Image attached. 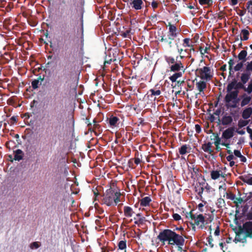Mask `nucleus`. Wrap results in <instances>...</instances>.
<instances>
[{"label": "nucleus", "instance_id": "774afa93", "mask_svg": "<svg viewBox=\"0 0 252 252\" xmlns=\"http://www.w3.org/2000/svg\"><path fill=\"white\" fill-rule=\"evenodd\" d=\"M234 158L233 154L229 155L226 157V159L228 161L232 160Z\"/></svg>", "mask_w": 252, "mask_h": 252}, {"label": "nucleus", "instance_id": "49530a36", "mask_svg": "<svg viewBox=\"0 0 252 252\" xmlns=\"http://www.w3.org/2000/svg\"><path fill=\"white\" fill-rule=\"evenodd\" d=\"M243 201H244L242 198L236 197L235 200L234 201V203L235 204L236 207H238L239 206L238 204H241Z\"/></svg>", "mask_w": 252, "mask_h": 252}, {"label": "nucleus", "instance_id": "f257e3e1", "mask_svg": "<svg viewBox=\"0 0 252 252\" xmlns=\"http://www.w3.org/2000/svg\"><path fill=\"white\" fill-rule=\"evenodd\" d=\"M94 200H99V197L101 199L102 204H106L108 206H112L114 204H117L120 201V196L121 193L117 189L110 188L107 189L102 195H101L98 192L94 191Z\"/></svg>", "mask_w": 252, "mask_h": 252}, {"label": "nucleus", "instance_id": "c85d7f7f", "mask_svg": "<svg viewBox=\"0 0 252 252\" xmlns=\"http://www.w3.org/2000/svg\"><path fill=\"white\" fill-rule=\"evenodd\" d=\"M236 83V79H234L232 81L229 83L226 88L227 92H232L233 89L235 90V85Z\"/></svg>", "mask_w": 252, "mask_h": 252}, {"label": "nucleus", "instance_id": "37998d69", "mask_svg": "<svg viewBox=\"0 0 252 252\" xmlns=\"http://www.w3.org/2000/svg\"><path fill=\"white\" fill-rule=\"evenodd\" d=\"M194 81H189L187 82V87L186 88V91H189V90H192L194 87Z\"/></svg>", "mask_w": 252, "mask_h": 252}, {"label": "nucleus", "instance_id": "3c124183", "mask_svg": "<svg viewBox=\"0 0 252 252\" xmlns=\"http://www.w3.org/2000/svg\"><path fill=\"white\" fill-rule=\"evenodd\" d=\"M17 121V118L16 117L13 116L8 121H7V123L10 126L14 125Z\"/></svg>", "mask_w": 252, "mask_h": 252}, {"label": "nucleus", "instance_id": "e433bc0d", "mask_svg": "<svg viewBox=\"0 0 252 252\" xmlns=\"http://www.w3.org/2000/svg\"><path fill=\"white\" fill-rule=\"evenodd\" d=\"M238 89H243L245 92H247V88L244 86V84H243L242 82H238L236 80V83L235 85V90H238Z\"/></svg>", "mask_w": 252, "mask_h": 252}, {"label": "nucleus", "instance_id": "4468645a", "mask_svg": "<svg viewBox=\"0 0 252 252\" xmlns=\"http://www.w3.org/2000/svg\"><path fill=\"white\" fill-rule=\"evenodd\" d=\"M171 245H176L178 250L181 251L183 250V246L185 245V240L182 235H179Z\"/></svg>", "mask_w": 252, "mask_h": 252}, {"label": "nucleus", "instance_id": "9b49d317", "mask_svg": "<svg viewBox=\"0 0 252 252\" xmlns=\"http://www.w3.org/2000/svg\"><path fill=\"white\" fill-rule=\"evenodd\" d=\"M109 124L111 126H116V125H122V118L117 117L114 115H110L108 118Z\"/></svg>", "mask_w": 252, "mask_h": 252}, {"label": "nucleus", "instance_id": "aec40b11", "mask_svg": "<svg viewBox=\"0 0 252 252\" xmlns=\"http://www.w3.org/2000/svg\"><path fill=\"white\" fill-rule=\"evenodd\" d=\"M124 215L127 218L131 217L134 213L133 209L129 206H125L124 207Z\"/></svg>", "mask_w": 252, "mask_h": 252}, {"label": "nucleus", "instance_id": "473e14b6", "mask_svg": "<svg viewBox=\"0 0 252 252\" xmlns=\"http://www.w3.org/2000/svg\"><path fill=\"white\" fill-rule=\"evenodd\" d=\"M240 180L243 182L248 184L250 185H252V177L248 178L247 176L240 177Z\"/></svg>", "mask_w": 252, "mask_h": 252}, {"label": "nucleus", "instance_id": "4be33fe9", "mask_svg": "<svg viewBox=\"0 0 252 252\" xmlns=\"http://www.w3.org/2000/svg\"><path fill=\"white\" fill-rule=\"evenodd\" d=\"M63 76L65 79H66L65 83L67 84L68 83V79L71 78V72L69 71V68L66 66H65L63 69Z\"/></svg>", "mask_w": 252, "mask_h": 252}, {"label": "nucleus", "instance_id": "2f4dec72", "mask_svg": "<svg viewBox=\"0 0 252 252\" xmlns=\"http://www.w3.org/2000/svg\"><path fill=\"white\" fill-rule=\"evenodd\" d=\"M198 2L200 5H206L207 7L211 6L214 2L213 0H198Z\"/></svg>", "mask_w": 252, "mask_h": 252}, {"label": "nucleus", "instance_id": "6e6552de", "mask_svg": "<svg viewBox=\"0 0 252 252\" xmlns=\"http://www.w3.org/2000/svg\"><path fill=\"white\" fill-rule=\"evenodd\" d=\"M144 0H127L125 1L129 3L131 8L135 10H139L144 7Z\"/></svg>", "mask_w": 252, "mask_h": 252}, {"label": "nucleus", "instance_id": "ddd939ff", "mask_svg": "<svg viewBox=\"0 0 252 252\" xmlns=\"http://www.w3.org/2000/svg\"><path fill=\"white\" fill-rule=\"evenodd\" d=\"M126 132L124 130V129H123V134H125L126 133V136H127V133L129 134V137L128 138V140H130L131 138L130 137V132L128 131H131V135L134 136H136L138 135L139 133V128L138 127H126Z\"/></svg>", "mask_w": 252, "mask_h": 252}, {"label": "nucleus", "instance_id": "0e129e2a", "mask_svg": "<svg viewBox=\"0 0 252 252\" xmlns=\"http://www.w3.org/2000/svg\"><path fill=\"white\" fill-rule=\"evenodd\" d=\"M176 45L178 53L179 54V55H182L183 52L184 51V49L182 48H179V45L177 44H176Z\"/></svg>", "mask_w": 252, "mask_h": 252}, {"label": "nucleus", "instance_id": "a19ab883", "mask_svg": "<svg viewBox=\"0 0 252 252\" xmlns=\"http://www.w3.org/2000/svg\"><path fill=\"white\" fill-rule=\"evenodd\" d=\"M245 62H243L242 61H241V62L238 63L234 67H233V69H234V70L235 71H239L243 67V65H244V63Z\"/></svg>", "mask_w": 252, "mask_h": 252}, {"label": "nucleus", "instance_id": "4d7b16f0", "mask_svg": "<svg viewBox=\"0 0 252 252\" xmlns=\"http://www.w3.org/2000/svg\"><path fill=\"white\" fill-rule=\"evenodd\" d=\"M158 3L157 1L153 0L151 3V5L153 8L155 10L158 7Z\"/></svg>", "mask_w": 252, "mask_h": 252}, {"label": "nucleus", "instance_id": "f3484780", "mask_svg": "<svg viewBox=\"0 0 252 252\" xmlns=\"http://www.w3.org/2000/svg\"><path fill=\"white\" fill-rule=\"evenodd\" d=\"M196 86L197 90L199 91V93L196 94L195 95L196 98H197L198 95L201 92L204 94L203 90L206 88V83L203 81H200L196 83Z\"/></svg>", "mask_w": 252, "mask_h": 252}, {"label": "nucleus", "instance_id": "20e7f679", "mask_svg": "<svg viewBox=\"0 0 252 252\" xmlns=\"http://www.w3.org/2000/svg\"><path fill=\"white\" fill-rule=\"evenodd\" d=\"M238 94V90L227 92L224 98V101L227 104V107L233 108L237 107V103L239 100V99L237 98Z\"/></svg>", "mask_w": 252, "mask_h": 252}, {"label": "nucleus", "instance_id": "ea45409f", "mask_svg": "<svg viewBox=\"0 0 252 252\" xmlns=\"http://www.w3.org/2000/svg\"><path fill=\"white\" fill-rule=\"evenodd\" d=\"M165 60L169 65H172L176 62V59H175L174 58L171 56L165 57Z\"/></svg>", "mask_w": 252, "mask_h": 252}, {"label": "nucleus", "instance_id": "f03ea898", "mask_svg": "<svg viewBox=\"0 0 252 252\" xmlns=\"http://www.w3.org/2000/svg\"><path fill=\"white\" fill-rule=\"evenodd\" d=\"M67 119V110L63 104L57 105L54 109L52 120L55 125H62Z\"/></svg>", "mask_w": 252, "mask_h": 252}, {"label": "nucleus", "instance_id": "4c0bfd02", "mask_svg": "<svg viewBox=\"0 0 252 252\" xmlns=\"http://www.w3.org/2000/svg\"><path fill=\"white\" fill-rule=\"evenodd\" d=\"M216 204L218 208H221L225 205V201L223 198H219L218 199Z\"/></svg>", "mask_w": 252, "mask_h": 252}, {"label": "nucleus", "instance_id": "e2e57ef3", "mask_svg": "<svg viewBox=\"0 0 252 252\" xmlns=\"http://www.w3.org/2000/svg\"><path fill=\"white\" fill-rule=\"evenodd\" d=\"M238 3V0H229V4L232 6L236 5Z\"/></svg>", "mask_w": 252, "mask_h": 252}, {"label": "nucleus", "instance_id": "8fccbe9b", "mask_svg": "<svg viewBox=\"0 0 252 252\" xmlns=\"http://www.w3.org/2000/svg\"><path fill=\"white\" fill-rule=\"evenodd\" d=\"M38 80H34L32 82V86L33 89H36L38 88Z\"/></svg>", "mask_w": 252, "mask_h": 252}, {"label": "nucleus", "instance_id": "c756f323", "mask_svg": "<svg viewBox=\"0 0 252 252\" xmlns=\"http://www.w3.org/2000/svg\"><path fill=\"white\" fill-rule=\"evenodd\" d=\"M243 97L244 98L241 102V106L242 107L248 104L251 100V97L249 96L246 95L245 94L243 95Z\"/></svg>", "mask_w": 252, "mask_h": 252}, {"label": "nucleus", "instance_id": "f8f14e48", "mask_svg": "<svg viewBox=\"0 0 252 252\" xmlns=\"http://www.w3.org/2000/svg\"><path fill=\"white\" fill-rule=\"evenodd\" d=\"M235 130V127H229L222 132L221 138L227 140L234 136Z\"/></svg>", "mask_w": 252, "mask_h": 252}, {"label": "nucleus", "instance_id": "bb28decb", "mask_svg": "<svg viewBox=\"0 0 252 252\" xmlns=\"http://www.w3.org/2000/svg\"><path fill=\"white\" fill-rule=\"evenodd\" d=\"M183 72H176L172 75L169 77V80L172 82H176L177 79L182 76Z\"/></svg>", "mask_w": 252, "mask_h": 252}, {"label": "nucleus", "instance_id": "f704fd0d", "mask_svg": "<svg viewBox=\"0 0 252 252\" xmlns=\"http://www.w3.org/2000/svg\"><path fill=\"white\" fill-rule=\"evenodd\" d=\"M232 121V118L231 116H224L223 117L222 120V123L223 125H228L229 124L231 123Z\"/></svg>", "mask_w": 252, "mask_h": 252}, {"label": "nucleus", "instance_id": "cd10ccee", "mask_svg": "<svg viewBox=\"0 0 252 252\" xmlns=\"http://www.w3.org/2000/svg\"><path fill=\"white\" fill-rule=\"evenodd\" d=\"M247 56V52L245 50H242L238 55V58L239 61L246 62L247 60L246 57Z\"/></svg>", "mask_w": 252, "mask_h": 252}, {"label": "nucleus", "instance_id": "72a5a7b5", "mask_svg": "<svg viewBox=\"0 0 252 252\" xmlns=\"http://www.w3.org/2000/svg\"><path fill=\"white\" fill-rule=\"evenodd\" d=\"M228 63V65H229V76H230L235 71L233 68V66L234 64V60L232 59H230Z\"/></svg>", "mask_w": 252, "mask_h": 252}, {"label": "nucleus", "instance_id": "7c9ffc66", "mask_svg": "<svg viewBox=\"0 0 252 252\" xmlns=\"http://www.w3.org/2000/svg\"><path fill=\"white\" fill-rule=\"evenodd\" d=\"M241 34L242 35V36H241V40H247L249 39L250 32L247 30H242L241 32Z\"/></svg>", "mask_w": 252, "mask_h": 252}, {"label": "nucleus", "instance_id": "a878e982", "mask_svg": "<svg viewBox=\"0 0 252 252\" xmlns=\"http://www.w3.org/2000/svg\"><path fill=\"white\" fill-rule=\"evenodd\" d=\"M252 114V108L249 107L245 109L242 113V117L244 119H248Z\"/></svg>", "mask_w": 252, "mask_h": 252}, {"label": "nucleus", "instance_id": "13d9d810", "mask_svg": "<svg viewBox=\"0 0 252 252\" xmlns=\"http://www.w3.org/2000/svg\"><path fill=\"white\" fill-rule=\"evenodd\" d=\"M130 32V30H126V31H125V32H123L122 33V35L124 37H129Z\"/></svg>", "mask_w": 252, "mask_h": 252}, {"label": "nucleus", "instance_id": "6ab92c4d", "mask_svg": "<svg viewBox=\"0 0 252 252\" xmlns=\"http://www.w3.org/2000/svg\"><path fill=\"white\" fill-rule=\"evenodd\" d=\"M211 178L213 180H217L220 177H221L222 178H224V175H223L222 171L220 170H212L211 172Z\"/></svg>", "mask_w": 252, "mask_h": 252}, {"label": "nucleus", "instance_id": "79ce46f5", "mask_svg": "<svg viewBox=\"0 0 252 252\" xmlns=\"http://www.w3.org/2000/svg\"><path fill=\"white\" fill-rule=\"evenodd\" d=\"M118 247L120 250H122L125 249L126 247V241H120L118 243Z\"/></svg>", "mask_w": 252, "mask_h": 252}, {"label": "nucleus", "instance_id": "2eb2a0df", "mask_svg": "<svg viewBox=\"0 0 252 252\" xmlns=\"http://www.w3.org/2000/svg\"><path fill=\"white\" fill-rule=\"evenodd\" d=\"M213 143L211 142H206L201 145V149L205 152L211 155H213V150L212 148Z\"/></svg>", "mask_w": 252, "mask_h": 252}, {"label": "nucleus", "instance_id": "0eeeda50", "mask_svg": "<svg viewBox=\"0 0 252 252\" xmlns=\"http://www.w3.org/2000/svg\"><path fill=\"white\" fill-rule=\"evenodd\" d=\"M200 75V78L202 79L210 80L213 77V75L211 73L210 67L208 66H204L203 68L198 69Z\"/></svg>", "mask_w": 252, "mask_h": 252}, {"label": "nucleus", "instance_id": "6e6d98bb", "mask_svg": "<svg viewBox=\"0 0 252 252\" xmlns=\"http://www.w3.org/2000/svg\"><path fill=\"white\" fill-rule=\"evenodd\" d=\"M172 217L175 220L177 221V220H181V217L178 214H177V213L173 214Z\"/></svg>", "mask_w": 252, "mask_h": 252}, {"label": "nucleus", "instance_id": "338daca9", "mask_svg": "<svg viewBox=\"0 0 252 252\" xmlns=\"http://www.w3.org/2000/svg\"><path fill=\"white\" fill-rule=\"evenodd\" d=\"M220 233V227H219V225H217L214 234L215 235L218 236V235H219Z\"/></svg>", "mask_w": 252, "mask_h": 252}, {"label": "nucleus", "instance_id": "680f3d73", "mask_svg": "<svg viewBox=\"0 0 252 252\" xmlns=\"http://www.w3.org/2000/svg\"><path fill=\"white\" fill-rule=\"evenodd\" d=\"M204 191V188L203 187H200L198 191V195L200 197H202V194L203 193V192Z\"/></svg>", "mask_w": 252, "mask_h": 252}, {"label": "nucleus", "instance_id": "1a4fd4ad", "mask_svg": "<svg viewBox=\"0 0 252 252\" xmlns=\"http://www.w3.org/2000/svg\"><path fill=\"white\" fill-rule=\"evenodd\" d=\"M179 57H176V62L171 65L170 67V70L173 72H180V71L182 70L183 73L185 72V68L183 63L181 61H178Z\"/></svg>", "mask_w": 252, "mask_h": 252}, {"label": "nucleus", "instance_id": "de8ad7c7", "mask_svg": "<svg viewBox=\"0 0 252 252\" xmlns=\"http://www.w3.org/2000/svg\"><path fill=\"white\" fill-rule=\"evenodd\" d=\"M207 242L208 243V244L209 245V246L212 248L214 247V244H213V239L212 238V235H209L207 238Z\"/></svg>", "mask_w": 252, "mask_h": 252}, {"label": "nucleus", "instance_id": "58836bf2", "mask_svg": "<svg viewBox=\"0 0 252 252\" xmlns=\"http://www.w3.org/2000/svg\"><path fill=\"white\" fill-rule=\"evenodd\" d=\"M190 39L189 38H186L184 39L183 40V46L184 47H192L193 45L190 44Z\"/></svg>", "mask_w": 252, "mask_h": 252}, {"label": "nucleus", "instance_id": "052dcab7", "mask_svg": "<svg viewBox=\"0 0 252 252\" xmlns=\"http://www.w3.org/2000/svg\"><path fill=\"white\" fill-rule=\"evenodd\" d=\"M234 154L237 157H241L242 156V154L241 152L239 150H235L234 151Z\"/></svg>", "mask_w": 252, "mask_h": 252}, {"label": "nucleus", "instance_id": "864d4df0", "mask_svg": "<svg viewBox=\"0 0 252 252\" xmlns=\"http://www.w3.org/2000/svg\"><path fill=\"white\" fill-rule=\"evenodd\" d=\"M247 92L248 94H251L252 92V79L250 82L248 88H247Z\"/></svg>", "mask_w": 252, "mask_h": 252}, {"label": "nucleus", "instance_id": "c03bdc74", "mask_svg": "<svg viewBox=\"0 0 252 252\" xmlns=\"http://www.w3.org/2000/svg\"><path fill=\"white\" fill-rule=\"evenodd\" d=\"M89 131L87 132H85V134L87 135L89 133V131H90L91 133L94 132V133L95 135H97V132L96 131V128H99L100 127H89Z\"/></svg>", "mask_w": 252, "mask_h": 252}, {"label": "nucleus", "instance_id": "603ef678", "mask_svg": "<svg viewBox=\"0 0 252 252\" xmlns=\"http://www.w3.org/2000/svg\"><path fill=\"white\" fill-rule=\"evenodd\" d=\"M243 127H238V128H237V127H235V130L237 133H238L239 134L243 135L245 133V129H241Z\"/></svg>", "mask_w": 252, "mask_h": 252}, {"label": "nucleus", "instance_id": "9d476101", "mask_svg": "<svg viewBox=\"0 0 252 252\" xmlns=\"http://www.w3.org/2000/svg\"><path fill=\"white\" fill-rule=\"evenodd\" d=\"M243 229L247 237L252 238V221H249L243 225Z\"/></svg>", "mask_w": 252, "mask_h": 252}, {"label": "nucleus", "instance_id": "a211bd4d", "mask_svg": "<svg viewBox=\"0 0 252 252\" xmlns=\"http://www.w3.org/2000/svg\"><path fill=\"white\" fill-rule=\"evenodd\" d=\"M176 37H175L173 36H170V35H168L167 37H165L164 36H162L160 39V41L166 43L168 45L169 47L170 48H171L173 46V41Z\"/></svg>", "mask_w": 252, "mask_h": 252}, {"label": "nucleus", "instance_id": "69168bd1", "mask_svg": "<svg viewBox=\"0 0 252 252\" xmlns=\"http://www.w3.org/2000/svg\"><path fill=\"white\" fill-rule=\"evenodd\" d=\"M202 48L201 47H200L199 50L201 52V54L203 55L204 53H208V50H210V47H206L204 49V53L202 52Z\"/></svg>", "mask_w": 252, "mask_h": 252}, {"label": "nucleus", "instance_id": "5701e85b", "mask_svg": "<svg viewBox=\"0 0 252 252\" xmlns=\"http://www.w3.org/2000/svg\"><path fill=\"white\" fill-rule=\"evenodd\" d=\"M152 201L151 198L149 196H146L142 198L140 200V206L146 207L149 205L150 202Z\"/></svg>", "mask_w": 252, "mask_h": 252}, {"label": "nucleus", "instance_id": "39448f33", "mask_svg": "<svg viewBox=\"0 0 252 252\" xmlns=\"http://www.w3.org/2000/svg\"><path fill=\"white\" fill-rule=\"evenodd\" d=\"M187 217H189L194 222H190L191 225H196L199 228L203 229L204 228L205 218L202 214L196 215L192 214V211H191L187 216Z\"/></svg>", "mask_w": 252, "mask_h": 252}, {"label": "nucleus", "instance_id": "7ed1b4c3", "mask_svg": "<svg viewBox=\"0 0 252 252\" xmlns=\"http://www.w3.org/2000/svg\"><path fill=\"white\" fill-rule=\"evenodd\" d=\"M179 235L171 229H165L159 232L157 236V239L161 242L163 245L165 244V242H167L168 245H171L174 241H176Z\"/></svg>", "mask_w": 252, "mask_h": 252}, {"label": "nucleus", "instance_id": "5fc2aeb1", "mask_svg": "<svg viewBox=\"0 0 252 252\" xmlns=\"http://www.w3.org/2000/svg\"><path fill=\"white\" fill-rule=\"evenodd\" d=\"M40 247L38 242H34L31 244V249H37Z\"/></svg>", "mask_w": 252, "mask_h": 252}, {"label": "nucleus", "instance_id": "dca6fc26", "mask_svg": "<svg viewBox=\"0 0 252 252\" xmlns=\"http://www.w3.org/2000/svg\"><path fill=\"white\" fill-rule=\"evenodd\" d=\"M167 26L169 27V31L167 33L168 35H170V36H175L177 37L179 32L178 31V29L176 27L172 25L170 22H169Z\"/></svg>", "mask_w": 252, "mask_h": 252}, {"label": "nucleus", "instance_id": "c9c22d12", "mask_svg": "<svg viewBox=\"0 0 252 252\" xmlns=\"http://www.w3.org/2000/svg\"><path fill=\"white\" fill-rule=\"evenodd\" d=\"M151 93L150 94L148 95V97L152 98L154 95H159L161 94V91L159 90L155 91L154 89H150L148 93Z\"/></svg>", "mask_w": 252, "mask_h": 252}, {"label": "nucleus", "instance_id": "412c9836", "mask_svg": "<svg viewBox=\"0 0 252 252\" xmlns=\"http://www.w3.org/2000/svg\"><path fill=\"white\" fill-rule=\"evenodd\" d=\"M14 152L15 153V155L13 159L15 160L20 161L23 159L24 154L21 150L18 149L15 151H14Z\"/></svg>", "mask_w": 252, "mask_h": 252}, {"label": "nucleus", "instance_id": "a18cd8bd", "mask_svg": "<svg viewBox=\"0 0 252 252\" xmlns=\"http://www.w3.org/2000/svg\"><path fill=\"white\" fill-rule=\"evenodd\" d=\"M234 9L236 10V11H238V12H237V14L240 16H244L246 13V9H243V10H241V9H238V7H236L235 8H234Z\"/></svg>", "mask_w": 252, "mask_h": 252}, {"label": "nucleus", "instance_id": "b1692460", "mask_svg": "<svg viewBox=\"0 0 252 252\" xmlns=\"http://www.w3.org/2000/svg\"><path fill=\"white\" fill-rule=\"evenodd\" d=\"M251 76V73L246 71V72L243 73L241 74V82L245 84L250 79Z\"/></svg>", "mask_w": 252, "mask_h": 252}, {"label": "nucleus", "instance_id": "bf43d9fd", "mask_svg": "<svg viewBox=\"0 0 252 252\" xmlns=\"http://www.w3.org/2000/svg\"><path fill=\"white\" fill-rule=\"evenodd\" d=\"M176 82V85H177L178 87H181L185 83L184 80H183V81L178 80Z\"/></svg>", "mask_w": 252, "mask_h": 252}, {"label": "nucleus", "instance_id": "423d86ee", "mask_svg": "<svg viewBox=\"0 0 252 252\" xmlns=\"http://www.w3.org/2000/svg\"><path fill=\"white\" fill-rule=\"evenodd\" d=\"M204 130L206 133L213 134L214 136V144L216 146V150L217 152H220L221 148L220 147V145L221 144V138L219 137V133L217 132H213V130L211 128H209L210 127H204Z\"/></svg>", "mask_w": 252, "mask_h": 252}, {"label": "nucleus", "instance_id": "393cba45", "mask_svg": "<svg viewBox=\"0 0 252 252\" xmlns=\"http://www.w3.org/2000/svg\"><path fill=\"white\" fill-rule=\"evenodd\" d=\"M188 149H190L189 145L185 144L182 145L179 149V153L181 155H184L188 153H189V151H188Z\"/></svg>", "mask_w": 252, "mask_h": 252}, {"label": "nucleus", "instance_id": "09e8293b", "mask_svg": "<svg viewBox=\"0 0 252 252\" xmlns=\"http://www.w3.org/2000/svg\"><path fill=\"white\" fill-rule=\"evenodd\" d=\"M246 71L248 72L252 71V61L250 62H247L246 67Z\"/></svg>", "mask_w": 252, "mask_h": 252}]
</instances>
